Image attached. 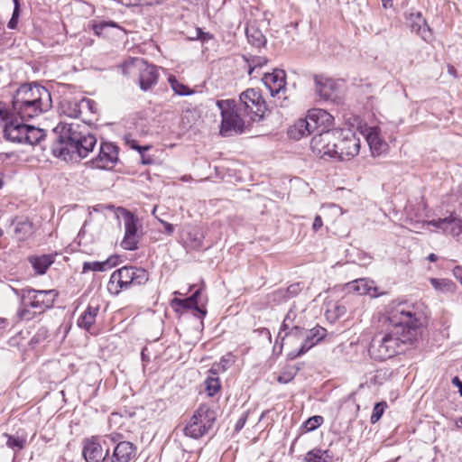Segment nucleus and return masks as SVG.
I'll return each mask as SVG.
<instances>
[{
    "label": "nucleus",
    "mask_w": 462,
    "mask_h": 462,
    "mask_svg": "<svg viewBox=\"0 0 462 462\" xmlns=\"http://www.w3.org/2000/svg\"><path fill=\"white\" fill-rule=\"evenodd\" d=\"M365 136L373 156H379L386 151L388 145L379 135L377 127H369L365 129Z\"/></svg>",
    "instance_id": "obj_21"
},
{
    "label": "nucleus",
    "mask_w": 462,
    "mask_h": 462,
    "mask_svg": "<svg viewBox=\"0 0 462 462\" xmlns=\"http://www.w3.org/2000/svg\"><path fill=\"white\" fill-rule=\"evenodd\" d=\"M203 238V233L194 227L187 233L185 243L190 249L198 250L202 246Z\"/></svg>",
    "instance_id": "obj_33"
},
{
    "label": "nucleus",
    "mask_w": 462,
    "mask_h": 462,
    "mask_svg": "<svg viewBox=\"0 0 462 462\" xmlns=\"http://www.w3.org/2000/svg\"><path fill=\"white\" fill-rule=\"evenodd\" d=\"M136 448L129 441H119L109 462H129L135 456Z\"/></svg>",
    "instance_id": "obj_20"
},
{
    "label": "nucleus",
    "mask_w": 462,
    "mask_h": 462,
    "mask_svg": "<svg viewBox=\"0 0 462 462\" xmlns=\"http://www.w3.org/2000/svg\"><path fill=\"white\" fill-rule=\"evenodd\" d=\"M254 121V117H249L246 121L243 117H222L220 134L222 136H233L245 133L251 129Z\"/></svg>",
    "instance_id": "obj_16"
},
{
    "label": "nucleus",
    "mask_w": 462,
    "mask_h": 462,
    "mask_svg": "<svg viewBox=\"0 0 462 462\" xmlns=\"http://www.w3.org/2000/svg\"><path fill=\"white\" fill-rule=\"evenodd\" d=\"M231 365V356L228 357L224 356L221 358L220 362L217 364H214L210 368L209 372L213 374H217L219 371H226Z\"/></svg>",
    "instance_id": "obj_45"
},
{
    "label": "nucleus",
    "mask_w": 462,
    "mask_h": 462,
    "mask_svg": "<svg viewBox=\"0 0 462 462\" xmlns=\"http://www.w3.org/2000/svg\"><path fill=\"white\" fill-rule=\"evenodd\" d=\"M116 264V257H110L104 262H85L83 263L82 273L105 272Z\"/></svg>",
    "instance_id": "obj_29"
},
{
    "label": "nucleus",
    "mask_w": 462,
    "mask_h": 462,
    "mask_svg": "<svg viewBox=\"0 0 462 462\" xmlns=\"http://www.w3.org/2000/svg\"><path fill=\"white\" fill-rule=\"evenodd\" d=\"M385 408H387L386 402H380L375 403L370 419L371 423L374 424L382 418Z\"/></svg>",
    "instance_id": "obj_43"
},
{
    "label": "nucleus",
    "mask_w": 462,
    "mask_h": 462,
    "mask_svg": "<svg viewBox=\"0 0 462 462\" xmlns=\"http://www.w3.org/2000/svg\"><path fill=\"white\" fill-rule=\"evenodd\" d=\"M28 261L37 274H44L54 260L51 254H42L29 256Z\"/></svg>",
    "instance_id": "obj_24"
},
{
    "label": "nucleus",
    "mask_w": 462,
    "mask_h": 462,
    "mask_svg": "<svg viewBox=\"0 0 462 462\" xmlns=\"http://www.w3.org/2000/svg\"><path fill=\"white\" fill-rule=\"evenodd\" d=\"M337 157L340 161H348L356 156L360 150V139L350 130L343 134L342 138L336 143Z\"/></svg>",
    "instance_id": "obj_14"
},
{
    "label": "nucleus",
    "mask_w": 462,
    "mask_h": 462,
    "mask_svg": "<svg viewBox=\"0 0 462 462\" xmlns=\"http://www.w3.org/2000/svg\"><path fill=\"white\" fill-rule=\"evenodd\" d=\"M305 462H332L333 455L327 449L314 448L309 451L304 458Z\"/></svg>",
    "instance_id": "obj_30"
},
{
    "label": "nucleus",
    "mask_w": 462,
    "mask_h": 462,
    "mask_svg": "<svg viewBox=\"0 0 462 462\" xmlns=\"http://www.w3.org/2000/svg\"><path fill=\"white\" fill-rule=\"evenodd\" d=\"M303 285L300 282L291 284L286 289H279L273 292L274 300H289L290 299L297 296L302 290Z\"/></svg>",
    "instance_id": "obj_27"
},
{
    "label": "nucleus",
    "mask_w": 462,
    "mask_h": 462,
    "mask_svg": "<svg viewBox=\"0 0 462 462\" xmlns=\"http://www.w3.org/2000/svg\"><path fill=\"white\" fill-rule=\"evenodd\" d=\"M455 426L457 429L462 428V416L460 418H457V419L455 420Z\"/></svg>",
    "instance_id": "obj_64"
},
{
    "label": "nucleus",
    "mask_w": 462,
    "mask_h": 462,
    "mask_svg": "<svg viewBox=\"0 0 462 462\" xmlns=\"http://www.w3.org/2000/svg\"><path fill=\"white\" fill-rule=\"evenodd\" d=\"M130 69L139 71V86L143 91L151 89L158 81L159 73L157 68L147 64L143 60H132L123 65L124 73H127V69Z\"/></svg>",
    "instance_id": "obj_8"
},
{
    "label": "nucleus",
    "mask_w": 462,
    "mask_h": 462,
    "mask_svg": "<svg viewBox=\"0 0 462 462\" xmlns=\"http://www.w3.org/2000/svg\"><path fill=\"white\" fill-rule=\"evenodd\" d=\"M12 106V116L44 114L52 106L51 96L47 88L37 83L23 84L15 91Z\"/></svg>",
    "instance_id": "obj_3"
},
{
    "label": "nucleus",
    "mask_w": 462,
    "mask_h": 462,
    "mask_svg": "<svg viewBox=\"0 0 462 462\" xmlns=\"http://www.w3.org/2000/svg\"><path fill=\"white\" fill-rule=\"evenodd\" d=\"M119 148L107 142H102L99 146L98 154L89 161L93 168L101 170L113 169L118 162Z\"/></svg>",
    "instance_id": "obj_13"
},
{
    "label": "nucleus",
    "mask_w": 462,
    "mask_h": 462,
    "mask_svg": "<svg viewBox=\"0 0 462 462\" xmlns=\"http://www.w3.org/2000/svg\"><path fill=\"white\" fill-rule=\"evenodd\" d=\"M118 212L125 223V236L121 242V246L125 250H135L141 237L138 230L139 220L133 213L123 208H118Z\"/></svg>",
    "instance_id": "obj_10"
},
{
    "label": "nucleus",
    "mask_w": 462,
    "mask_h": 462,
    "mask_svg": "<svg viewBox=\"0 0 462 462\" xmlns=\"http://www.w3.org/2000/svg\"><path fill=\"white\" fill-rule=\"evenodd\" d=\"M107 290L112 294H118L122 290H125V286L121 283H119L118 281L115 280L113 281V274H111L108 284H107Z\"/></svg>",
    "instance_id": "obj_50"
},
{
    "label": "nucleus",
    "mask_w": 462,
    "mask_h": 462,
    "mask_svg": "<svg viewBox=\"0 0 462 462\" xmlns=\"http://www.w3.org/2000/svg\"><path fill=\"white\" fill-rule=\"evenodd\" d=\"M125 5L138 6V5H159L162 0H121Z\"/></svg>",
    "instance_id": "obj_48"
},
{
    "label": "nucleus",
    "mask_w": 462,
    "mask_h": 462,
    "mask_svg": "<svg viewBox=\"0 0 462 462\" xmlns=\"http://www.w3.org/2000/svg\"><path fill=\"white\" fill-rule=\"evenodd\" d=\"M14 292L20 298L21 304L36 310L39 313L51 309L58 296L55 290L38 291L31 288L17 290Z\"/></svg>",
    "instance_id": "obj_4"
},
{
    "label": "nucleus",
    "mask_w": 462,
    "mask_h": 462,
    "mask_svg": "<svg viewBox=\"0 0 462 462\" xmlns=\"http://www.w3.org/2000/svg\"><path fill=\"white\" fill-rule=\"evenodd\" d=\"M24 117H1L4 127V136L6 140L14 143H23L26 124L20 121Z\"/></svg>",
    "instance_id": "obj_17"
},
{
    "label": "nucleus",
    "mask_w": 462,
    "mask_h": 462,
    "mask_svg": "<svg viewBox=\"0 0 462 462\" xmlns=\"http://www.w3.org/2000/svg\"><path fill=\"white\" fill-rule=\"evenodd\" d=\"M297 372L294 370V369H289V370H286V371H283L278 377H277V381L280 383H288L290 382H291L295 375H296Z\"/></svg>",
    "instance_id": "obj_49"
},
{
    "label": "nucleus",
    "mask_w": 462,
    "mask_h": 462,
    "mask_svg": "<svg viewBox=\"0 0 462 462\" xmlns=\"http://www.w3.org/2000/svg\"><path fill=\"white\" fill-rule=\"evenodd\" d=\"M168 82L175 94H178L180 96H187L192 93V91L189 90V88L186 85L179 82L176 77L173 75H169Z\"/></svg>",
    "instance_id": "obj_39"
},
{
    "label": "nucleus",
    "mask_w": 462,
    "mask_h": 462,
    "mask_svg": "<svg viewBox=\"0 0 462 462\" xmlns=\"http://www.w3.org/2000/svg\"><path fill=\"white\" fill-rule=\"evenodd\" d=\"M284 335L281 336L282 344L295 345L298 341L300 344L304 341L305 328L300 326H292L291 329L284 331Z\"/></svg>",
    "instance_id": "obj_25"
},
{
    "label": "nucleus",
    "mask_w": 462,
    "mask_h": 462,
    "mask_svg": "<svg viewBox=\"0 0 462 462\" xmlns=\"http://www.w3.org/2000/svg\"><path fill=\"white\" fill-rule=\"evenodd\" d=\"M313 80L315 92L321 99L336 104L341 103L339 89L342 80L335 79L322 74L315 75Z\"/></svg>",
    "instance_id": "obj_9"
},
{
    "label": "nucleus",
    "mask_w": 462,
    "mask_h": 462,
    "mask_svg": "<svg viewBox=\"0 0 462 462\" xmlns=\"http://www.w3.org/2000/svg\"><path fill=\"white\" fill-rule=\"evenodd\" d=\"M192 40H200L201 42H208L213 39V35L209 32H205L201 28H196V35L191 37Z\"/></svg>",
    "instance_id": "obj_51"
},
{
    "label": "nucleus",
    "mask_w": 462,
    "mask_h": 462,
    "mask_svg": "<svg viewBox=\"0 0 462 462\" xmlns=\"http://www.w3.org/2000/svg\"><path fill=\"white\" fill-rule=\"evenodd\" d=\"M7 438L6 445L10 448H17L18 450L23 449L26 444V439L24 437L14 436L5 434Z\"/></svg>",
    "instance_id": "obj_40"
},
{
    "label": "nucleus",
    "mask_w": 462,
    "mask_h": 462,
    "mask_svg": "<svg viewBox=\"0 0 462 462\" xmlns=\"http://www.w3.org/2000/svg\"><path fill=\"white\" fill-rule=\"evenodd\" d=\"M453 274L462 283V266H456L453 269Z\"/></svg>",
    "instance_id": "obj_59"
},
{
    "label": "nucleus",
    "mask_w": 462,
    "mask_h": 462,
    "mask_svg": "<svg viewBox=\"0 0 462 462\" xmlns=\"http://www.w3.org/2000/svg\"><path fill=\"white\" fill-rule=\"evenodd\" d=\"M262 80L272 97L280 94L286 87V74L282 69H275L270 73H265Z\"/></svg>",
    "instance_id": "obj_19"
},
{
    "label": "nucleus",
    "mask_w": 462,
    "mask_h": 462,
    "mask_svg": "<svg viewBox=\"0 0 462 462\" xmlns=\"http://www.w3.org/2000/svg\"><path fill=\"white\" fill-rule=\"evenodd\" d=\"M267 62L266 59H258L257 60H252V64H250V68H249V75H251L255 67L257 66H262L263 64H265Z\"/></svg>",
    "instance_id": "obj_55"
},
{
    "label": "nucleus",
    "mask_w": 462,
    "mask_h": 462,
    "mask_svg": "<svg viewBox=\"0 0 462 462\" xmlns=\"http://www.w3.org/2000/svg\"><path fill=\"white\" fill-rule=\"evenodd\" d=\"M119 434H110L105 437L102 443L97 438L86 439L83 447V456L87 462H109V444L116 443Z\"/></svg>",
    "instance_id": "obj_5"
},
{
    "label": "nucleus",
    "mask_w": 462,
    "mask_h": 462,
    "mask_svg": "<svg viewBox=\"0 0 462 462\" xmlns=\"http://www.w3.org/2000/svg\"><path fill=\"white\" fill-rule=\"evenodd\" d=\"M55 139L51 153L67 162H79L88 156L97 145V137L87 131L85 122L60 123L53 128Z\"/></svg>",
    "instance_id": "obj_2"
},
{
    "label": "nucleus",
    "mask_w": 462,
    "mask_h": 462,
    "mask_svg": "<svg viewBox=\"0 0 462 462\" xmlns=\"http://www.w3.org/2000/svg\"><path fill=\"white\" fill-rule=\"evenodd\" d=\"M99 311V306L89 304L87 310L79 316L77 325L87 331H90L92 326L96 322V318Z\"/></svg>",
    "instance_id": "obj_22"
},
{
    "label": "nucleus",
    "mask_w": 462,
    "mask_h": 462,
    "mask_svg": "<svg viewBox=\"0 0 462 462\" xmlns=\"http://www.w3.org/2000/svg\"><path fill=\"white\" fill-rule=\"evenodd\" d=\"M323 226V221L320 216H316L312 225V229L318 231Z\"/></svg>",
    "instance_id": "obj_57"
},
{
    "label": "nucleus",
    "mask_w": 462,
    "mask_h": 462,
    "mask_svg": "<svg viewBox=\"0 0 462 462\" xmlns=\"http://www.w3.org/2000/svg\"><path fill=\"white\" fill-rule=\"evenodd\" d=\"M14 235L20 241L27 239L33 233L32 223L28 218H22L14 223Z\"/></svg>",
    "instance_id": "obj_26"
},
{
    "label": "nucleus",
    "mask_w": 462,
    "mask_h": 462,
    "mask_svg": "<svg viewBox=\"0 0 462 462\" xmlns=\"http://www.w3.org/2000/svg\"><path fill=\"white\" fill-rule=\"evenodd\" d=\"M78 108H79V114H86V113H89V114H96L98 112V109H97V104L96 103V101H94L93 99H90V98H82L79 104H78Z\"/></svg>",
    "instance_id": "obj_37"
},
{
    "label": "nucleus",
    "mask_w": 462,
    "mask_h": 462,
    "mask_svg": "<svg viewBox=\"0 0 462 462\" xmlns=\"http://www.w3.org/2000/svg\"><path fill=\"white\" fill-rule=\"evenodd\" d=\"M124 140L126 145H128L130 148L136 150L137 152L141 151H148L150 150V145H139L135 140H134L130 134H126L124 136Z\"/></svg>",
    "instance_id": "obj_47"
},
{
    "label": "nucleus",
    "mask_w": 462,
    "mask_h": 462,
    "mask_svg": "<svg viewBox=\"0 0 462 462\" xmlns=\"http://www.w3.org/2000/svg\"><path fill=\"white\" fill-rule=\"evenodd\" d=\"M247 417H248V412H244L242 414V416L238 419V420L236 421V425H235V431L236 432H239L243 428L244 426L245 425V422L247 420Z\"/></svg>",
    "instance_id": "obj_53"
},
{
    "label": "nucleus",
    "mask_w": 462,
    "mask_h": 462,
    "mask_svg": "<svg viewBox=\"0 0 462 462\" xmlns=\"http://www.w3.org/2000/svg\"><path fill=\"white\" fill-rule=\"evenodd\" d=\"M112 274L113 281H118L125 286V289H128L131 285H143L149 280L148 272L135 266H124Z\"/></svg>",
    "instance_id": "obj_11"
},
{
    "label": "nucleus",
    "mask_w": 462,
    "mask_h": 462,
    "mask_svg": "<svg viewBox=\"0 0 462 462\" xmlns=\"http://www.w3.org/2000/svg\"><path fill=\"white\" fill-rule=\"evenodd\" d=\"M423 314L407 302L389 305L385 320L391 326L387 332L376 334L371 340L368 353L371 358L384 361L404 352L420 335Z\"/></svg>",
    "instance_id": "obj_1"
},
{
    "label": "nucleus",
    "mask_w": 462,
    "mask_h": 462,
    "mask_svg": "<svg viewBox=\"0 0 462 462\" xmlns=\"http://www.w3.org/2000/svg\"><path fill=\"white\" fill-rule=\"evenodd\" d=\"M45 136L44 131L41 128L34 127L26 124V132L23 136V143L37 144Z\"/></svg>",
    "instance_id": "obj_31"
},
{
    "label": "nucleus",
    "mask_w": 462,
    "mask_h": 462,
    "mask_svg": "<svg viewBox=\"0 0 462 462\" xmlns=\"http://www.w3.org/2000/svg\"><path fill=\"white\" fill-rule=\"evenodd\" d=\"M383 8H391L393 6V0H382Z\"/></svg>",
    "instance_id": "obj_62"
},
{
    "label": "nucleus",
    "mask_w": 462,
    "mask_h": 462,
    "mask_svg": "<svg viewBox=\"0 0 462 462\" xmlns=\"http://www.w3.org/2000/svg\"><path fill=\"white\" fill-rule=\"evenodd\" d=\"M448 225H452V227H451V230H450V233L454 236H457L456 233L457 231V223H448Z\"/></svg>",
    "instance_id": "obj_63"
},
{
    "label": "nucleus",
    "mask_w": 462,
    "mask_h": 462,
    "mask_svg": "<svg viewBox=\"0 0 462 462\" xmlns=\"http://www.w3.org/2000/svg\"><path fill=\"white\" fill-rule=\"evenodd\" d=\"M201 291H202V288H199V289L196 290L194 291V293L189 298L192 299V301L197 303V305H200L202 308H204V304H205V302H207V299H205L202 301Z\"/></svg>",
    "instance_id": "obj_52"
},
{
    "label": "nucleus",
    "mask_w": 462,
    "mask_h": 462,
    "mask_svg": "<svg viewBox=\"0 0 462 462\" xmlns=\"http://www.w3.org/2000/svg\"><path fill=\"white\" fill-rule=\"evenodd\" d=\"M23 308H21L19 310H18V316L20 319H32V315L31 313V311L28 310L29 307H25L24 305H22Z\"/></svg>",
    "instance_id": "obj_54"
},
{
    "label": "nucleus",
    "mask_w": 462,
    "mask_h": 462,
    "mask_svg": "<svg viewBox=\"0 0 462 462\" xmlns=\"http://www.w3.org/2000/svg\"><path fill=\"white\" fill-rule=\"evenodd\" d=\"M452 383L458 388L459 393L462 396V382L460 381V379L457 376H455L452 379Z\"/></svg>",
    "instance_id": "obj_60"
},
{
    "label": "nucleus",
    "mask_w": 462,
    "mask_h": 462,
    "mask_svg": "<svg viewBox=\"0 0 462 462\" xmlns=\"http://www.w3.org/2000/svg\"><path fill=\"white\" fill-rule=\"evenodd\" d=\"M239 111L244 115L263 116L267 111L266 102L258 88H247L239 96Z\"/></svg>",
    "instance_id": "obj_7"
},
{
    "label": "nucleus",
    "mask_w": 462,
    "mask_h": 462,
    "mask_svg": "<svg viewBox=\"0 0 462 462\" xmlns=\"http://www.w3.org/2000/svg\"><path fill=\"white\" fill-rule=\"evenodd\" d=\"M245 33L249 43H251L254 47L260 48L263 46L266 42L265 36L255 26L252 25L246 27Z\"/></svg>",
    "instance_id": "obj_32"
},
{
    "label": "nucleus",
    "mask_w": 462,
    "mask_h": 462,
    "mask_svg": "<svg viewBox=\"0 0 462 462\" xmlns=\"http://www.w3.org/2000/svg\"><path fill=\"white\" fill-rule=\"evenodd\" d=\"M411 30L426 40L430 36V28L420 13L411 14L409 17Z\"/></svg>",
    "instance_id": "obj_23"
},
{
    "label": "nucleus",
    "mask_w": 462,
    "mask_h": 462,
    "mask_svg": "<svg viewBox=\"0 0 462 462\" xmlns=\"http://www.w3.org/2000/svg\"><path fill=\"white\" fill-rule=\"evenodd\" d=\"M117 27L116 24L113 22H99L93 25V31L97 35H105L106 30L109 28Z\"/></svg>",
    "instance_id": "obj_46"
},
{
    "label": "nucleus",
    "mask_w": 462,
    "mask_h": 462,
    "mask_svg": "<svg viewBox=\"0 0 462 462\" xmlns=\"http://www.w3.org/2000/svg\"><path fill=\"white\" fill-rule=\"evenodd\" d=\"M323 421L324 419L322 416L315 415L309 418L304 422L303 427L306 429L307 431H312L319 428L323 423Z\"/></svg>",
    "instance_id": "obj_44"
},
{
    "label": "nucleus",
    "mask_w": 462,
    "mask_h": 462,
    "mask_svg": "<svg viewBox=\"0 0 462 462\" xmlns=\"http://www.w3.org/2000/svg\"><path fill=\"white\" fill-rule=\"evenodd\" d=\"M448 223H457V224L458 227H457V231L456 233L457 235H459L462 232V220L453 217L452 215H450L448 217L430 220V221H429L428 224L430 226H433L437 228H441V229L445 230L444 225H448Z\"/></svg>",
    "instance_id": "obj_35"
},
{
    "label": "nucleus",
    "mask_w": 462,
    "mask_h": 462,
    "mask_svg": "<svg viewBox=\"0 0 462 462\" xmlns=\"http://www.w3.org/2000/svg\"><path fill=\"white\" fill-rule=\"evenodd\" d=\"M322 117H300L287 131L288 136L293 140H300L304 136L317 132L320 125L319 119Z\"/></svg>",
    "instance_id": "obj_15"
},
{
    "label": "nucleus",
    "mask_w": 462,
    "mask_h": 462,
    "mask_svg": "<svg viewBox=\"0 0 462 462\" xmlns=\"http://www.w3.org/2000/svg\"><path fill=\"white\" fill-rule=\"evenodd\" d=\"M316 112H318L319 114V113H323V114H325L327 116H330L328 113H327L326 111L321 110V109H310V110L308 111L307 116H319L318 114H316Z\"/></svg>",
    "instance_id": "obj_61"
},
{
    "label": "nucleus",
    "mask_w": 462,
    "mask_h": 462,
    "mask_svg": "<svg viewBox=\"0 0 462 462\" xmlns=\"http://www.w3.org/2000/svg\"><path fill=\"white\" fill-rule=\"evenodd\" d=\"M205 384L209 396H214L221 388L218 377L208 376L205 381Z\"/></svg>",
    "instance_id": "obj_41"
},
{
    "label": "nucleus",
    "mask_w": 462,
    "mask_h": 462,
    "mask_svg": "<svg viewBox=\"0 0 462 462\" xmlns=\"http://www.w3.org/2000/svg\"><path fill=\"white\" fill-rule=\"evenodd\" d=\"M173 303L179 305L183 309L196 310L199 314V318H203L207 314L206 309L202 308L200 305H197V303L192 301V299H190L189 297L182 300L174 299Z\"/></svg>",
    "instance_id": "obj_34"
},
{
    "label": "nucleus",
    "mask_w": 462,
    "mask_h": 462,
    "mask_svg": "<svg viewBox=\"0 0 462 462\" xmlns=\"http://www.w3.org/2000/svg\"><path fill=\"white\" fill-rule=\"evenodd\" d=\"M13 3H14V12H13V14H12V17L10 19V21L8 22L7 23V27L11 30H14L17 28V25H18V22H19V17H20V13H21V5H20V1L19 0H13Z\"/></svg>",
    "instance_id": "obj_42"
},
{
    "label": "nucleus",
    "mask_w": 462,
    "mask_h": 462,
    "mask_svg": "<svg viewBox=\"0 0 462 462\" xmlns=\"http://www.w3.org/2000/svg\"><path fill=\"white\" fill-rule=\"evenodd\" d=\"M161 223L164 226V229H165V232L168 234V235H172L174 230H175V227L172 224H170L168 222H165L163 220H160Z\"/></svg>",
    "instance_id": "obj_58"
},
{
    "label": "nucleus",
    "mask_w": 462,
    "mask_h": 462,
    "mask_svg": "<svg viewBox=\"0 0 462 462\" xmlns=\"http://www.w3.org/2000/svg\"><path fill=\"white\" fill-rule=\"evenodd\" d=\"M296 317H297V314H296V311L294 310V306H292L290 310L288 311V313L286 314L283 321H282V324L281 326V328H280V332H279V337L282 336V334L284 332V331H287L289 329H291V328L292 326H299L298 324L295 323L296 321Z\"/></svg>",
    "instance_id": "obj_38"
},
{
    "label": "nucleus",
    "mask_w": 462,
    "mask_h": 462,
    "mask_svg": "<svg viewBox=\"0 0 462 462\" xmlns=\"http://www.w3.org/2000/svg\"><path fill=\"white\" fill-rule=\"evenodd\" d=\"M326 335L327 330L320 326H316L310 330L305 329L304 341L300 344L298 350L291 351L289 356L292 359L300 357V356L307 353L311 347L319 343L326 337Z\"/></svg>",
    "instance_id": "obj_18"
},
{
    "label": "nucleus",
    "mask_w": 462,
    "mask_h": 462,
    "mask_svg": "<svg viewBox=\"0 0 462 462\" xmlns=\"http://www.w3.org/2000/svg\"><path fill=\"white\" fill-rule=\"evenodd\" d=\"M329 130L327 125H320L318 129L317 134L312 137L310 142V148L312 152L320 158H336L337 150L336 143H331L328 140Z\"/></svg>",
    "instance_id": "obj_12"
},
{
    "label": "nucleus",
    "mask_w": 462,
    "mask_h": 462,
    "mask_svg": "<svg viewBox=\"0 0 462 462\" xmlns=\"http://www.w3.org/2000/svg\"><path fill=\"white\" fill-rule=\"evenodd\" d=\"M214 421V411L207 407H200L195 411L183 432L185 436L199 439L209 430Z\"/></svg>",
    "instance_id": "obj_6"
},
{
    "label": "nucleus",
    "mask_w": 462,
    "mask_h": 462,
    "mask_svg": "<svg viewBox=\"0 0 462 462\" xmlns=\"http://www.w3.org/2000/svg\"><path fill=\"white\" fill-rule=\"evenodd\" d=\"M356 283V286H355V290L359 293V294H369L371 295L372 297H377L378 294H377V288L375 287H373L372 285L369 284V282L365 279H359V280H356L355 282Z\"/></svg>",
    "instance_id": "obj_36"
},
{
    "label": "nucleus",
    "mask_w": 462,
    "mask_h": 462,
    "mask_svg": "<svg viewBox=\"0 0 462 462\" xmlns=\"http://www.w3.org/2000/svg\"><path fill=\"white\" fill-rule=\"evenodd\" d=\"M146 151L138 152L141 156V162L143 165H150L153 163V159L151 156L145 155Z\"/></svg>",
    "instance_id": "obj_56"
},
{
    "label": "nucleus",
    "mask_w": 462,
    "mask_h": 462,
    "mask_svg": "<svg viewBox=\"0 0 462 462\" xmlns=\"http://www.w3.org/2000/svg\"><path fill=\"white\" fill-rule=\"evenodd\" d=\"M216 104L220 110V116H241L243 114L238 109L239 103L234 99L217 100Z\"/></svg>",
    "instance_id": "obj_28"
}]
</instances>
